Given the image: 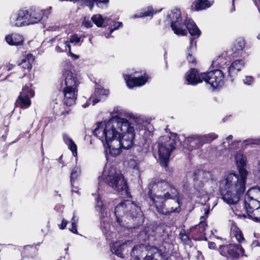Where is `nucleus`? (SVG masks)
Listing matches in <instances>:
<instances>
[{"mask_svg": "<svg viewBox=\"0 0 260 260\" xmlns=\"http://www.w3.org/2000/svg\"><path fill=\"white\" fill-rule=\"evenodd\" d=\"M152 130V125L141 119L129 123L127 119L114 116L98 122L93 134L104 144H107L109 154L116 157L120 153L121 147L127 149L133 145L136 131L145 138L150 135Z\"/></svg>", "mask_w": 260, "mask_h": 260, "instance_id": "nucleus-1", "label": "nucleus"}, {"mask_svg": "<svg viewBox=\"0 0 260 260\" xmlns=\"http://www.w3.org/2000/svg\"><path fill=\"white\" fill-rule=\"evenodd\" d=\"M246 160V157L243 154L237 153L235 156V161L239 173L228 172L219 182L221 198L230 205L236 204L245 191L248 175V171L245 169Z\"/></svg>", "mask_w": 260, "mask_h": 260, "instance_id": "nucleus-2", "label": "nucleus"}, {"mask_svg": "<svg viewBox=\"0 0 260 260\" xmlns=\"http://www.w3.org/2000/svg\"><path fill=\"white\" fill-rule=\"evenodd\" d=\"M148 197L157 211L164 215L180 211L179 192L167 181L156 179L148 187Z\"/></svg>", "mask_w": 260, "mask_h": 260, "instance_id": "nucleus-3", "label": "nucleus"}, {"mask_svg": "<svg viewBox=\"0 0 260 260\" xmlns=\"http://www.w3.org/2000/svg\"><path fill=\"white\" fill-rule=\"evenodd\" d=\"M115 214L118 223L131 229L135 226L130 225L141 218V209L131 201L122 202L115 208Z\"/></svg>", "mask_w": 260, "mask_h": 260, "instance_id": "nucleus-4", "label": "nucleus"}, {"mask_svg": "<svg viewBox=\"0 0 260 260\" xmlns=\"http://www.w3.org/2000/svg\"><path fill=\"white\" fill-rule=\"evenodd\" d=\"M64 81L62 83L64 95L63 103L71 106L75 103L78 95V87L79 81L77 75L71 70H66L63 74Z\"/></svg>", "mask_w": 260, "mask_h": 260, "instance_id": "nucleus-5", "label": "nucleus"}, {"mask_svg": "<svg viewBox=\"0 0 260 260\" xmlns=\"http://www.w3.org/2000/svg\"><path fill=\"white\" fill-rule=\"evenodd\" d=\"M102 178L114 190L117 192H127V184L123 176L120 171L115 167L106 166L103 171Z\"/></svg>", "mask_w": 260, "mask_h": 260, "instance_id": "nucleus-6", "label": "nucleus"}, {"mask_svg": "<svg viewBox=\"0 0 260 260\" xmlns=\"http://www.w3.org/2000/svg\"><path fill=\"white\" fill-rule=\"evenodd\" d=\"M177 140L178 137L176 135H172L171 137L164 136L160 138L158 153L159 162L162 167H167L171 153L175 149Z\"/></svg>", "mask_w": 260, "mask_h": 260, "instance_id": "nucleus-7", "label": "nucleus"}, {"mask_svg": "<svg viewBox=\"0 0 260 260\" xmlns=\"http://www.w3.org/2000/svg\"><path fill=\"white\" fill-rule=\"evenodd\" d=\"M167 18L171 23L172 29L176 35L183 36L187 35V31L182 28V20L179 9L175 8L169 11Z\"/></svg>", "mask_w": 260, "mask_h": 260, "instance_id": "nucleus-8", "label": "nucleus"}, {"mask_svg": "<svg viewBox=\"0 0 260 260\" xmlns=\"http://www.w3.org/2000/svg\"><path fill=\"white\" fill-rule=\"evenodd\" d=\"M202 77L213 88L221 87L224 83V74L220 70H214L207 73H203Z\"/></svg>", "mask_w": 260, "mask_h": 260, "instance_id": "nucleus-9", "label": "nucleus"}, {"mask_svg": "<svg viewBox=\"0 0 260 260\" xmlns=\"http://www.w3.org/2000/svg\"><path fill=\"white\" fill-rule=\"evenodd\" d=\"M35 95L34 91L31 88V84H26L23 87L22 91L15 102L16 107L26 109L30 107L31 101L30 98Z\"/></svg>", "mask_w": 260, "mask_h": 260, "instance_id": "nucleus-10", "label": "nucleus"}, {"mask_svg": "<svg viewBox=\"0 0 260 260\" xmlns=\"http://www.w3.org/2000/svg\"><path fill=\"white\" fill-rule=\"evenodd\" d=\"M218 250L220 254L222 256L228 258H238L239 256L238 251H240L243 253L244 249L240 245L231 244L221 245L219 247Z\"/></svg>", "mask_w": 260, "mask_h": 260, "instance_id": "nucleus-11", "label": "nucleus"}, {"mask_svg": "<svg viewBox=\"0 0 260 260\" xmlns=\"http://www.w3.org/2000/svg\"><path fill=\"white\" fill-rule=\"evenodd\" d=\"M260 205V187L255 186L250 188L246 192L244 197V206H257Z\"/></svg>", "mask_w": 260, "mask_h": 260, "instance_id": "nucleus-12", "label": "nucleus"}, {"mask_svg": "<svg viewBox=\"0 0 260 260\" xmlns=\"http://www.w3.org/2000/svg\"><path fill=\"white\" fill-rule=\"evenodd\" d=\"M132 241H116L113 243L111 250L117 256L124 258L126 252L132 247Z\"/></svg>", "mask_w": 260, "mask_h": 260, "instance_id": "nucleus-13", "label": "nucleus"}, {"mask_svg": "<svg viewBox=\"0 0 260 260\" xmlns=\"http://www.w3.org/2000/svg\"><path fill=\"white\" fill-rule=\"evenodd\" d=\"M29 14L27 10H21L17 14H13L10 18L11 24L15 26L29 25Z\"/></svg>", "mask_w": 260, "mask_h": 260, "instance_id": "nucleus-14", "label": "nucleus"}, {"mask_svg": "<svg viewBox=\"0 0 260 260\" xmlns=\"http://www.w3.org/2000/svg\"><path fill=\"white\" fill-rule=\"evenodd\" d=\"M211 177L209 172L203 170H197L194 173L193 185L196 189L199 190Z\"/></svg>", "mask_w": 260, "mask_h": 260, "instance_id": "nucleus-15", "label": "nucleus"}, {"mask_svg": "<svg viewBox=\"0 0 260 260\" xmlns=\"http://www.w3.org/2000/svg\"><path fill=\"white\" fill-rule=\"evenodd\" d=\"M124 78L129 88L142 86L146 83L148 79V77L145 73H144L143 75L136 76L132 75H125L124 76Z\"/></svg>", "mask_w": 260, "mask_h": 260, "instance_id": "nucleus-16", "label": "nucleus"}, {"mask_svg": "<svg viewBox=\"0 0 260 260\" xmlns=\"http://www.w3.org/2000/svg\"><path fill=\"white\" fill-rule=\"evenodd\" d=\"M184 143L187 149L190 151L198 149L204 145L201 135H192L185 138Z\"/></svg>", "mask_w": 260, "mask_h": 260, "instance_id": "nucleus-17", "label": "nucleus"}, {"mask_svg": "<svg viewBox=\"0 0 260 260\" xmlns=\"http://www.w3.org/2000/svg\"><path fill=\"white\" fill-rule=\"evenodd\" d=\"M245 213L239 214V216H245V213L247 214L249 218L253 221L260 222V205H257V206H247V208L244 207ZM238 215V213H236Z\"/></svg>", "mask_w": 260, "mask_h": 260, "instance_id": "nucleus-18", "label": "nucleus"}, {"mask_svg": "<svg viewBox=\"0 0 260 260\" xmlns=\"http://www.w3.org/2000/svg\"><path fill=\"white\" fill-rule=\"evenodd\" d=\"M186 80L188 84L196 85L203 82L204 79L202 77V73L199 74L197 70L191 69L186 75Z\"/></svg>", "mask_w": 260, "mask_h": 260, "instance_id": "nucleus-19", "label": "nucleus"}, {"mask_svg": "<svg viewBox=\"0 0 260 260\" xmlns=\"http://www.w3.org/2000/svg\"><path fill=\"white\" fill-rule=\"evenodd\" d=\"M244 62L242 60H236L232 62L229 68V75L231 78V81L234 80L237 73L244 67Z\"/></svg>", "mask_w": 260, "mask_h": 260, "instance_id": "nucleus-20", "label": "nucleus"}, {"mask_svg": "<svg viewBox=\"0 0 260 260\" xmlns=\"http://www.w3.org/2000/svg\"><path fill=\"white\" fill-rule=\"evenodd\" d=\"M183 24L186 26L189 33L191 36L194 38H198L201 35V31L194 23V22L190 18H187L183 22Z\"/></svg>", "mask_w": 260, "mask_h": 260, "instance_id": "nucleus-21", "label": "nucleus"}, {"mask_svg": "<svg viewBox=\"0 0 260 260\" xmlns=\"http://www.w3.org/2000/svg\"><path fill=\"white\" fill-rule=\"evenodd\" d=\"M161 252L156 247H151L148 250L147 254L144 260H161Z\"/></svg>", "mask_w": 260, "mask_h": 260, "instance_id": "nucleus-22", "label": "nucleus"}, {"mask_svg": "<svg viewBox=\"0 0 260 260\" xmlns=\"http://www.w3.org/2000/svg\"><path fill=\"white\" fill-rule=\"evenodd\" d=\"M6 42L11 45H20L23 42V37L18 34H13L7 36L5 38Z\"/></svg>", "mask_w": 260, "mask_h": 260, "instance_id": "nucleus-23", "label": "nucleus"}, {"mask_svg": "<svg viewBox=\"0 0 260 260\" xmlns=\"http://www.w3.org/2000/svg\"><path fill=\"white\" fill-rule=\"evenodd\" d=\"M44 10L37 9L30 14H29V24H34L40 21L44 14Z\"/></svg>", "mask_w": 260, "mask_h": 260, "instance_id": "nucleus-24", "label": "nucleus"}, {"mask_svg": "<svg viewBox=\"0 0 260 260\" xmlns=\"http://www.w3.org/2000/svg\"><path fill=\"white\" fill-rule=\"evenodd\" d=\"M71 50V46L69 42L66 38H60L58 39L57 44L55 47V51L58 53L66 52L67 49Z\"/></svg>", "mask_w": 260, "mask_h": 260, "instance_id": "nucleus-25", "label": "nucleus"}, {"mask_svg": "<svg viewBox=\"0 0 260 260\" xmlns=\"http://www.w3.org/2000/svg\"><path fill=\"white\" fill-rule=\"evenodd\" d=\"M63 140L68 148L72 151L74 156H77V146L73 140L67 134L63 135Z\"/></svg>", "mask_w": 260, "mask_h": 260, "instance_id": "nucleus-26", "label": "nucleus"}, {"mask_svg": "<svg viewBox=\"0 0 260 260\" xmlns=\"http://www.w3.org/2000/svg\"><path fill=\"white\" fill-rule=\"evenodd\" d=\"M109 94V90L105 89L102 87L96 88L94 91V95L96 97L94 98L92 97L89 100V102L92 101V105H94L101 100L102 96H107Z\"/></svg>", "mask_w": 260, "mask_h": 260, "instance_id": "nucleus-27", "label": "nucleus"}, {"mask_svg": "<svg viewBox=\"0 0 260 260\" xmlns=\"http://www.w3.org/2000/svg\"><path fill=\"white\" fill-rule=\"evenodd\" d=\"M35 60L34 56L31 54H28L25 56L21 60L19 66L25 69L29 70L32 68V64Z\"/></svg>", "mask_w": 260, "mask_h": 260, "instance_id": "nucleus-28", "label": "nucleus"}, {"mask_svg": "<svg viewBox=\"0 0 260 260\" xmlns=\"http://www.w3.org/2000/svg\"><path fill=\"white\" fill-rule=\"evenodd\" d=\"M101 225L103 233L106 235L107 238H108L111 234L114 235L113 233H110V225L108 217H105V215L104 217L101 216Z\"/></svg>", "mask_w": 260, "mask_h": 260, "instance_id": "nucleus-29", "label": "nucleus"}, {"mask_svg": "<svg viewBox=\"0 0 260 260\" xmlns=\"http://www.w3.org/2000/svg\"><path fill=\"white\" fill-rule=\"evenodd\" d=\"M213 0H198L194 3V9L197 11L202 10L210 7Z\"/></svg>", "mask_w": 260, "mask_h": 260, "instance_id": "nucleus-30", "label": "nucleus"}, {"mask_svg": "<svg viewBox=\"0 0 260 260\" xmlns=\"http://www.w3.org/2000/svg\"><path fill=\"white\" fill-rule=\"evenodd\" d=\"M157 13L156 11L154 12V10L152 7H148L146 10H143L139 13H137L133 15L132 18L133 19L149 16L153 15L154 13Z\"/></svg>", "mask_w": 260, "mask_h": 260, "instance_id": "nucleus-31", "label": "nucleus"}, {"mask_svg": "<svg viewBox=\"0 0 260 260\" xmlns=\"http://www.w3.org/2000/svg\"><path fill=\"white\" fill-rule=\"evenodd\" d=\"M231 230L232 234L236 238L238 242L243 243L245 241L243 235L239 228L235 226H233Z\"/></svg>", "mask_w": 260, "mask_h": 260, "instance_id": "nucleus-32", "label": "nucleus"}, {"mask_svg": "<svg viewBox=\"0 0 260 260\" xmlns=\"http://www.w3.org/2000/svg\"><path fill=\"white\" fill-rule=\"evenodd\" d=\"M92 21L98 27H101L107 18H104L100 14H95L91 17Z\"/></svg>", "mask_w": 260, "mask_h": 260, "instance_id": "nucleus-33", "label": "nucleus"}, {"mask_svg": "<svg viewBox=\"0 0 260 260\" xmlns=\"http://www.w3.org/2000/svg\"><path fill=\"white\" fill-rule=\"evenodd\" d=\"M227 59H225L223 55L218 56L216 59L212 61V65L213 67L222 68L226 64Z\"/></svg>", "mask_w": 260, "mask_h": 260, "instance_id": "nucleus-34", "label": "nucleus"}, {"mask_svg": "<svg viewBox=\"0 0 260 260\" xmlns=\"http://www.w3.org/2000/svg\"><path fill=\"white\" fill-rule=\"evenodd\" d=\"M203 144L210 143L216 139L218 136L215 133H210L206 135H201Z\"/></svg>", "mask_w": 260, "mask_h": 260, "instance_id": "nucleus-35", "label": "nucleus"}, {"mask_svg": "<svg viewBox=\"0 0 260 260\" xmlns=\"http://www.w3.org/2000/svg\"><path fill=\"white\" fill-rule=\"evenodd\" d=\"M80 173L81 170L79 167H76L72 170L70 176L72 186H74V183H75L76 179L80 175Z\"/></svg>", "mask_w": 260, "mask_h": 260, "instance_id": "nucleus-36", "label": "nucleus"}, {"mask_svg": "<svg viewBox=\"0 0 260 260\" xmlns=\"http://www.w3.org/2000/svg\"><path fill=\"white\" fill-rule=\"evenodd\" d=\"M95 208L96 210H99L101 212V216L104 217L105 215L107 216V212L105 211V209L104 208L103 203L99 197H98L96 199Z\"/></svg>", "mask_w": 260, "mask_h": 260, "instance_id": "nucleus-37", "label": "nucleus"}, {"mask_svg": "<svg viewBox=\"0 0 260 260\" xmlns=\"http://www.w3.org/2000/svg\"><path fill=\"white\" fill-rule=\"evenodd\" d=\"M93 4H94L100 8L104 9L108 7L109 0H92Z\"/></svg>", "mask_w": 260, "mask_h": 260, "instance_id": "nucleus-38", "label": "nucleus"}, {"mask_svg": "<svg viewBox=\"0 0 260 260\" xmlns=\"http://www.w3.org/2000/svg\"><path fill=\"white\" fill-rule=\"evenodd\" d=\"M205 224L203 222H201L198 225L196 226L192 230V232L199 231L200 233L205 234Z\"/></svg>", "mask_w": 260, "mask_h": 260, "instance_id": "nucleus-39", "label": "nucleus"}, {"mask_svg": "<svg viewBox=\"0 0 260 260\" xmlns=\"http://www.w3.org/2000/svg\"><path fill=\"white\" fill-rule=\"evenodd\" d=\"M69 42V43H73L76 45L80 42V38L76 34L71 35L70 36Z\"/></svg>", "mask_w": 260, "mask_h": 260, "instance_id": "nucleus-40", "label": "nucleus"}, {"mask_svg": "<svg viewBox=\"0 0 260 260\" xmlns=\"http://www.w3.org/2000/svg\"><path fill=\"white\" fill-rule=\"evenodd\" d=\"M77 219H76L75 216L74 215L72 218V227L71 229H70V230L73 233H77Z\"/></svg>", "mask_w": 260, "mask_h": 260, "instance_id": "nucleus-41", "label": "nucleus"}, {"mask_svg": "<svg viewBox=\"0 0 260 260\" xmlns=\"http://www.w3.org/2000/svg\"><path fill=\"white\" fill-rule=\"evenodd\" d=\"M113 26L114 27L113 28H111L109 34H108V35L106 36V37L107 38H109L110 37V34H111L114 30L117 29L120 27H122V23L121 22H116Z\"/></svg>", "mask_w": 260, "mask_h": 260, "instance_id": "nucleus-42", "label": "nucleus"}, {"mask_svg": "<svg viewBox=\"0 0 260 260\" xmlns=\"http://www.w3.org/2000/svg\"><path fill=\"white\" fill-rule=\"evenodd\" d=\"M180 238L184 244H188L189 243L190 239L185 232H181L180 234Z\"/></svg>", "mask_w": 260, "mask_h": 260, "instance_id": "nucleus-43", "label": "nucleus"}, {"mask_svg": "<svg viewBox=\"0 0 260 260\" xmlns=\"http://www.w3.org/2000/svg\"><path fill=\"white\" fill-rule=\"evenodd\" d=\"M243 81L245 84L251 85L253 83L254 79L252 76H245Z\"/></svg>", "mask_w": 260, "mask_h": 260, "instance_id": "nucleus-44", "label": "nucleus"}, {"mask_svg": "<svg viewBox=\"0 0 260 260\" xmlns=\"http://www.w3.org/2000/svg\"><path fill=\"white\" fill-rule=\"evenodd\" d=\"M196 47V42L194 41V39L191 38L190 39V45L187 48V52H192L194 50Z\"/></svg>", "mask_w": 260, "mask_h": 260, "instance_id": "nucleus-45", "label": "nucleus"}, {"mask_svg": "<svg viewBox=\"0 0 260 260\" xmlns=\"http://www.w3.org/2000/svg\"><path fill=\"white\" fill-rule=\"evenodd\" d=\"M142 248L141 246L137 245L134 246L131 250V255L132 256H135L138 253V251H140V249Z\"/></svg>", "mask_w": 260, "mask_h": 260, "instance_id": "nucleus-46", "label": "nucleus"}, {"mask_svg": "<svg viewBox=\"0 0 260 260\" xmlns=\"http://www.w3.org/2000/svg\"><path fill=\"white\" fill-rule=\"evenodd\" d=\"M82 24L87 28L92 26V24L90 20L85 18L83 21Z\"/></svg>", "mask_w": 260, "mask_h": 260, "instance_id": "nucleus-47", "label": "nucleus"}, {"mask_svg": "<svg viewBox=\"0 0 260 260\" xmlns=\"http://www.w3.org/2000/svg\"><path fill=\"white\" fill-rule=\"evenodd\" d=\"M192 52H188L187 55V59L189 63H193L196 62V59L191 54Z\"/></svg>", "mask_w": 260, "mask_h": 260, "instance_id": "nucleus-48", "label": "nucleus"}, {"mask_svg": "<svg viewBox=\"0 0 260 260\" xmlns=\"http://www.w3.org/2000/svg\"><path fill=\"white\" fill-rule=\"evenodd\" d=\"M235 45L237 46V49H242L245 45L244 42L243 40L240 39L237 42Z\"/></svg>", "mask_w": 260, "mask_h": 260, "instance_id": "nucleus-49", "label": "nucleus"}, {"mask_svg": "<svg viewBox=\"0 0 260 260\" xmlns=\"http://www.w3.org/2000/svg\"><path fill=\"white\" fill-rule=\"evenodd\" d=\"M128 165L130 168L134 169H137L138 168V163L136 160H131L128 162Z\"/></svg>", "mask_w": 260, "mask_h": 260, "instance_id": "nucleus-50", "label": "nucleus"}, {"mask_svg": "<svg viewBox=\"0 0 260 260\" xmlns=\"http://www.w3.org/2000/svg\"><path fill=\"white\" fill-rule=\"evenodd\" d=\"M205 215L202 216L201 217V219L206 218L207 217L209 213V207L208 206H206L204 208Z\"/></svg>", "mask_w": 260, "mask_h": 260, "instance_id": "nucleus-51", "label": "nucleus"}, {"mask_svg": "<svg viewBox=\"0 0 260 260\" xmlns=\"http://www.w3.org/2000/svg\"><path fill=\"white\" fill-rule=\"evenodd\" d=\"M69 55L75 60L79 58V56L71 52V49L69 50Z\"/></svg>", "mask_w": 260, "mask_h": 260, "instance_id": "nucleus-52", "label": "nucleus"}, {"mask_svg": "<svg viewBox=\"0 0 260 260\" xmlns=\"http://www.w3.org/2000/svg\"><path fill=\"white\" fill-rule=\"evenodd\" d=\"M67 223L68 221L65 219H63L61 223L59 225V228L61 230L64 229L66 227Z\"/></svg>", "mask_w": 260, "mask_h": 260, "instance_id": "nucleus-53", "label": "nucleus"}, {"mask_svg": "<svg viewBox=\"0 0 260 260\" xmlns=\"http://www.w3.org/2000/svg\"><path fill=\"white\" fill-rule=\"evenodd\" d=\"M254 2L260 13V0H254Z\"/></svg>", "mask_w": 260, "mask_h": 260, "instance_id": "nucleus-54", "label": "nucleus"}, {"mask_svg": "<svg viewBox=\"0 0 260 260\" xmlns=\"http://www.w3.org/2000/svg\"><path fill=\"white\" fill-rule=\"evenodd\" d=\"M208 247L211 249H214L215 248L216 245L214 242H210L208 244Z\"/></svg>", "mask_w": 260, "mask_h": 260, "instance_id": "nucleus-55", "label": "nucleus"}, {"mask_svg": "<svg viewBox=\"0 0 260 260\" xmlns=\"http://www.w3.org/2000/svg\"><path fill=\"white\" fill-rule=\"evenodd\" d=\"M243 143H244L245 145H247L250 144H254V142L252 140H246L243 142Z\"/></svg>", "mask_w": 260, "mask_h": 260, "instance_id": "nucleus-56", "label": "nucleus"}, {"mask_svg": "<svg viewBox=\"0 0 260 260\" xmlns=\"http://www.w3.org/2000/svg\"><path fill=\"white\" fill-rule=\"evenodd\" d=\"M233 139L232 135H229L227 138H226L225 140L227 142L229 143L230 141H231Z\"/></svg>", "mask_w": 260, "mask_h": 260, "instance_id": "nucleus-57", "label": "nucleus"}, {"mask_svg": "<svg viewBox=\"0 0 260 260\" xmlns=\"http://www.w3.org/2000/svg\"><path fill=\"white\" fill-rule=\"evenodd\" d=\"M72 187H73L72 189V192L78 193V189L77 188V187H75V188H74V185L73 186H72Z\"/></svg>", "mask_w": 260, "mask_h": 260, "instance_id": "nucleus-58", "label": "nucleus"}, {"mask_svg": "<svg viewBox=\"0 0 260 260\" xmlns=\"http://www.w3.org/2000/svg\"><path fill=\"white\" fill-rule=\"evenodd\" d=\"M257 175L260 177V162L258 164Z\"/></svg>", "mask_w": 260, "mask_h": 260, "instance_id": "nucleus-59", "label": "nucleus"}, {"mask_svg": "<svg viewBox=\"0 0 260 260\" xmlns=\"http://www.w3.org/2000/svg\"><path fill=\"white\" fill-rule=\"evenodd\" d=\"M60 1H70V2H72L74 0H60Z\"/></svg>", "mask_w": 260, "mask_h": 260, "instance_id": "nucleus-60", "label": "nucleus"}, {"mask_svg": "<svg viewBox=\"0 0 260 260\" xmlns=\"http://www.w3.org/2000/svg\"><path fill=\"white\" fill-rule=\"evenodd\" d=\"M229 149H233V147H232V146L230 145V144H229Z\"/></svg>", "mask_w": 260, "mask_h": 260, "instance_id": "nucleus-61", "label": "nucleus"}, {"mask_svg": "<svg viewBox=\"0 0 260 260\" xmlns=\"http://www.w3.org/2000/svg\"><path fill=\"white\" fill-rule=\"evenodd\" d=\"M257 38L258 39L260 40V34H259L257 36Z\"/></svg>", "mask_w": 260, "mask_h": 260, "instance_id": "nucleus-62", "label": "nucleus"}, {"mask_svg": "<svg viewBox=\"0 0 260 260\" xmlns=\"http://www.w3.org/2000/svg\"><path fill=\"white\" fill-rule=\"evenodd\" d=\"M29 248H30L29 246H25L26 249H28Z\"/></svg>", "mask_w": 260, "mask_h": 260, "instance_id": "nucleus-63", "label": "nucleus"}, {"mask_svg": "<svg viewBox=\"0 0 260 260\" xmlns=\"http://www.w3.org/2000/svg\"><path fill=\"white\" fill-rule=\"evenodd\" d=\"M161 9H160L158 12H160V11H161Z\"/></svg>", "mask_w": 260, "mask_h": 260, "instance_id": "nucleus-64", "label": "nucleus"}]
</instances>
